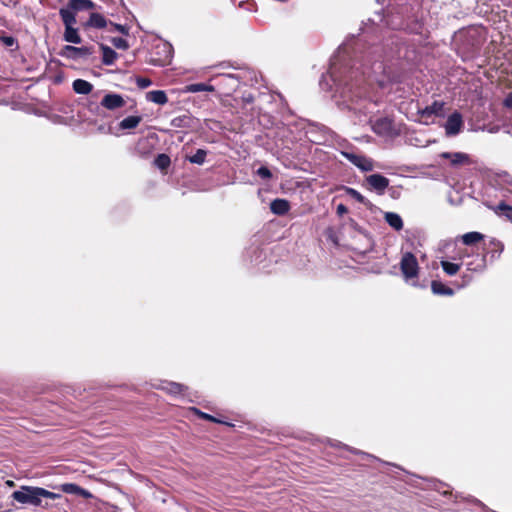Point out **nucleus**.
Listing matches in <instances>:
<instances>
[{"mask_svg":"<svg viewBox=\"0 0 512 512\" xmlns=\"http://www.w3.org/2000/svg\"><path fill=\"white\" fill-rule=\"evenodd\" d=\"M422 117L428 118L431 116L444 117V102L434 101L432 104L427 105L421 110Z\"/></svg>","mask_w":512,"mask_h":512,"instance_id":"9b49d317","label":"nucleus"},{"mask_svg":"<svg viewBox=\"0 0 512 512\" xmlns=\"http://www.w3.org/2000/svg\"><path fill=\"white\" fill-rule=\"evenodd\" d=\"M146 99L158 105H165L168 97L163 90H152L146 94Z\"/></svg>","mask_w":512,"mask_h":512,"instance_id":"a211bd4d","label":"nucleus"},{"mask_svg":"<svg viewBox=\"0 0 512 512\" xmlns=\"http://www.w3.org/2000/svg\"><path fill=\"white\" fill-rule=\"evenodd\" d=\"M366 182L379 195H382L389 186V179L381 174H371L367 176Z\"/></svg>","mask_w":512,"mask_h":512,"instance_id":"9d476101","label":"nucleus"},{"mask_svg":"<svg viewBox=\"0 0 512 512\" xmlns=\"http://www.w3.org/2000/svg\"><path fill=\"white\" fill-rule=\"evenodd\" d=\"M60 56L70 60L86 59L93 54V48L88 46L75 47L66 45L60 51Z\"/></svg>","mask_w":512,"mask_h":512,"instance_id":"423d86ee","label":"nucleus"},{"mask_svg":"<svg viewBox=\"0 0 512 512\" xmlns=\"http://www.w3.org/2000/svg\"><path fill=\"white\" fill-rule=\"evenodd\" d=\"M40 492H41V500L43 498L58 499V498L61 497V495L59 493L51 492V491L46 490V489L41 488V487H40Z\"/></svg>","mask_w":512,"mask_h":512,"instance_id":"a19ab883","label":"nucleus"},{"mask_svg":"<svg viewBox=\"0 0 512 512\" xmlns=\"http://www.w3.org/2000/svg\"><path fill=\"white\" fill-rule=\"evenodd\" d=\"M106 18L100 13H92L89 17L87 25L97 29H102L107 26Z\"/></svg>","mask_w":512,"mask_h":512,"instance_id":"5701e85b","label":"nucleus"},{"mask_svg":"<svg viewBox=\"0 0 512 512\" xmlns=\"http://www.w3.org/2000/svg\"><path fill=\"white\" fill-rule=\"evenodd\" d=\"M495 212L512 222V206L501 202L495 207Z\"/></svg>","mask_w":512,"mask_h":512,"instance_id":"c756f323","label":"nucleus"},{"mask_svg":"<svg viewBox=\"0 0 512 512\" xmlns=\"http://www.w3.org/2000/svg\"><path fill=\"white\" fill-rule=\"evenodd\" d=\"M400 269L406 280L416 278L418 276V262L415 255L411 252H406L403 254Z\"/></svg>","mask_w":512,"mask_h":512,"instance_id":"20e7f679","label":"nucleus"},{"mask_svg":"<svg viewBox=\"0 0 512 512\" xmlns=\"http://www.w3.org/2000/svg\"><path fill=\"white\" fill-rule=\"evenodd\" d=\"M215 87L206 83H192L185 87V92L198 93V92H213Z\"/></svg>","mask_w":512,"mask_h":512,"instance_id":"b1692460","label":"nucleus"},{"mask_svg":"<svg viewBox=\"0 0 512 512\" xmlns=\"http://www.w3.org/2000/svg\"><path fill=\"white\" fill-rule=\"evenodd\" d=\"M111 43L117 49L127 50L129 48L128 41L122 37H113Z\"/></svg>","mask_w":512,"mask_h":512,"instance_id":"e433bc0d","label":"nucleus"},{"mask_svg":"<svg viewBox=\"0 0 512 512\" xmlns=\"http://www.w3.org/2000/svg\"><path fill=\"white\" fill-rule=\"evenodd\" d=\"M161 388L174 395H182L187 390L186 386L176 382H164Z\"/></svg>","mask_w":512,"mask_h":512,"instance_id":"393cba45","label":"nucleus"},{"mask_svg":"<svg viewBox=\"0 0 512 512\" xmlns=\"http://www.w3.org/2000/svg\"><path fill=\"white\" fill-rule=\"evenodd\" d=\"M369 21H371L372 23H376V21L385 22V25H389L388 21L379 13L376 14V17L374 19H370Z\"/></svg>","mask_w":512,"mask_h":512,"instance_id":"49530a36","label":"nucleus"},{"mask_svg":"<svg viewBox=\"0 0 512 512\" xmlns=\"http://www.w3.org/2000/svg\"><path fill=\"white\" fill-rule=\"evenodd\" d=\"M109 31H111V32L117 31V32H120L121 34H124V35H128L129 34V28L127 26H124V25H121V24L112 23V22H110Z\"/></svg>","mask_w":512,"mask_h":512,"instance_id":"58836bf2","label":"nucleus"},{"mask_svg":"<svg viewBox=\"0 0 512 512\" xmlns=\"http://www.w3.org/2000/svg\"><path fill=\"white\" fill-rule=\"evenodd\" d=\"M7 484H8L9 486H13V485H14V482H13V481H7Z\"/></svg>","mask_w":512,"mask_h":512,"instance_id":"09e8293b","label":"nucleus"},{"mask_svg":"<svg viewBox=\"0 0 512 512\" xmlns=\"http://www.w3.org/2000/svg\"><path fill=\"white\" fill-rule=\"evenodd\" d=\"M59 14L65 25V28L73 27V25L76 23L75 12L71 10L69 6L67 8H61Z\"/></svg>","mask_w":512,"mask_h":512,"instance_id":"412c9836","label":"nucleus"},{"mask_svg":"<svg viewBox=\"0 0 512 512\" xmlns=\"http://www.w3.org/2000/svg\"><path fill=\"white\" fill-rule=\"evenodd\" d=\"M372 129L378 135H389L392 132V122L388 118L377 119L373 123Z\"/></svg>","mask_w":512,"mask_h":512,"instance_id":"f8f14e48","label":"nucleus"},{"mask_svg":"<svg viewBox=\"0 0 512 512\" xmlns=\"http://www.w3.org/2000/svg\"><path fill=\"white\" fill-rule=\"evenodd\" d=\"M432 292L436 295L443 296H452L454 294V290L440 281H432L431 283Z\"/></svg>","mask_w":512,"mask_h":512,"instance_id":"4be33fe9","label":"nucleus"},{"mask_svg":"<svg viewBox=\"0 0 512 512\" xmlns=\"http://www.w3.org/2000/svg\"><path fill=\"white\" fill-rule=\"evenodd\" d=\"M443 127L447 137L458 135L464 127L462 114L458 111H454L451 115L448 116Z\"/></svg>","mask_w":512,"mask_h":512,"instance_id":"0eeeda50","label":"nucleus"},{"mask_svg":"<svg viewBox=\"0 0 512 512\" xmlns=\"http://www.w3.org/2000/svg\"><path fill=\"white\" fill-rule=\"evenodd\" d=\"M504 250V245L496 239H492L487 248L486 255L482 256L477 260V263L466 262L467 269L470 271H483L486 267L487 257H489L490 262L495 261L500 257Z\"/></svg>","mask_w":512,"mask_h":512,"instance_id":"7ed1b4c3","label":"nucleus"},{"mask_svg":"<svg viewBox=\"0 0 512 512\" xmlns=\"http://www.w3.org/2000/svg\"><path fill=\"white\" fill-rule=\"evenodd\" d=\"M442 158L449 159L451 164L454 166L461 165L463 163H467L469 161V156L462 152H443L441 154Z\"/></svg>","mask_w":512,"mask_h":512,"instance_id":"2eb2a0df","label":"nucleus"},{"mask_svg":"<svg viewBox=\"0 0 512 512\" xmlns=\"http://www.w3.org/2000/svg\"><path fill=\"white\" fill-rule=\"evenodd\" d=\"M402 43L396 36L388 38L384 43L371 46L361 56L351 54L348 45L339 47L333 55L326 75L320 79V86L333 91L338 97L337 103L349 111H353L361 122L362 116L373 114L379 97L374 84L385 88L395 80L389 60L398 56Z\"/></svg>","mask_w":512,"mask_h":512,"instance_id":"f257e3e1","label":"nucleus"},{"mask_svg":"<svg viewBox=\"0 0 512 512\" xmlns=\"http://www.w3.org/2000/svg\"><path fill=\"white\" fill-rule=\"evenodd\" d=\"M11 498L22 505L42 506L40 487L22 485Z\"/></svg>","mask_w":512,"mask_h":512,"instance_id":"f03ea898","label":"nucleus"},{"mask_svg":"<svg viewBox=\"0 0 512 512\" xmlns=\"http://www.w3.org/2000/svg\"><path fill=\"white\" fill-rule=\"evenodd\" d=\"M72 88L76 94L87 95L92 92L93 85L86 80L76 79L72 83Z\"/></svg>","mask_w":512,"mask_h":512,"instance_id":"dca6fc26","label":"nucleus"},{"mask_svg":"<svg viewBox=\"0 0 512 512\" xmlns=\"http://www.w3.org/2000/svg\"><path fill=\"white\" fill-rule=\"evenodd\" d=\"M315 127H316V126L312 125V126L309 128V130H307V131H306V135L308 136V134H309L310 132H312V130H313Z\"/></svg>","mask_w":512,"mask_h":512,"instance_id":"de8ad7c7","label":"nucleus"},{"mask_svg":"<svg viewBox=\"0 0 512 512\" xmlns=\"http://www.w3.org/2000/svg\"><path fill=\"white\" fill-rule=\"evenodd\" d=\"M503 105L506 108L512 109V92H510L504 99Z\"/></svg>","mask_w":512,"mask_h":512,"instance_id":"c03bdc74","label":"nucleus"},{"mask_svg":"<svg viewBox=\"0 0 512 512\" xmlns=\"http://www.w3.org/2000/svg\"><path fill=\"white\" fill-rule=\"evenodd\" d=\"M68 6L75 12L91 10L95 4L91 0H69Z\"/></svg>","mask_w":512,"mask_h":512,"instance_id":"aec40b11","label":"nucleus"},{"mask_svg":"<svg viewBox=\"0 0 512 512\" xmlns=\"http://www.w3.org/2000/svg\"><path fill=\"white\" fill-rule=\"evenodd\" d=\"M384 219L388 225L396 231H400L403 228V220L401 216L395 212H386Z\"/></svg>","mask_w":512,"mask_h":512,"instance_id":"6ab92c4d","label":"nucleus"},{"mask_svg":"<svg viewBox=\"0 0 512 512\" xmlns=\"http://www.w3.org/2000/svg\"><path fill=\"white\" fill-rule=\"evenodd\" d=\"M207 151L204 149H198L195 154L189 156L187 159L192 164L202 165L205 162Z\"/></svg>","mask_w":512,"mask_h":512,"instance_id":"7c9ffc66","label":"nucleus"},{"mask_svg":"<svg viewBox=\"0 0 512 512\" xmlns=\"http://www.w3.org/2000/svg\"><path fill=\"white\" fill-rule=\"evenodd\" d=\"M64 40L73 44H80L82 41L80 35L78 34V30L74 27L65 28Z\"/></svg>","mask_w":512,"mask_h":512,"instance_id":"bb28decb","label":"nucleus"},{"mask_svg":"<svg viewBox=\"0 0 512 512\" xmlns=\"http://www.w3.org/2000/svg\"><path fill=\"white\" fill-rule=\"evenodd\" d=\"M141 116H128L119 123V128L122 130L134 129L141 122Z\"/></svg>","mask_w":512,"mask_h":512,"instance_id":"a878e982","label":"nucleus"},{"mask_svg":"<svg viewBox=\"0 0 512 512\" xmlns=\"http://www.w3.org/2000/svg\"><path fill=\"white\" fill-rule=\"evenodd\" d=\"M256 174L262 179H270L272 178L271 171L266 166H261L257 169Z\"/></svg>","mask_w":512,"mask_h":512,"instance_id":"ea45409f","label":"nucleus"},{"mask_svg":"<svg viewBox=\"0 0 512 512\" xmlns=\"http://www.w3.org/2000/svg\"><path fill=\"white\" fill-rule=\"evenodd\" d=\"M336 212L339 216H343L348 212V209L344 204H339L336 208Z\"/></svg>","mask_w":512,"mask_h":512,"instance_id":"a18cd8bd","label":"nucleus"},{"mask_svg":"<svg viewBox=\"0 0 512 512\" xmlns=\"http://www.w3.org/2000/svg\"><path fill=\"white\" fill-rule=\"evenodd\" d=\"M218 79L219 85L226 88V93L229 94L239 87L243 77L240 74H221L218 76Z\"/></svg>","mask_w":512,"mask_h":512,"instance_id":"1a4fd4ad","label":"nucleus"},{"mask_svg":"<svg viewBox=\"0 0 512 512\" xmlns=\"http://www.w3.org/2000/svg\"><path fill=\"white\" fill-rule=\"evenodd\" d=\"M154 164L158 169L165 170L170 166L171 160L167 154L162 153L155 158Z\"/></svg>","mask_w":512,"mask_h":512,"instance_id":"2f4dec72","label":"nucleus"},{"mask_svg":"<svg viewBox=\"0 0 512 512\" xmlns=\"http://www.w3.org/2000/svg\"><path fill=\"white\" fill-rule=\"evenodd\" d=\"M290 209V204L286 199L277 198L270 203V210L275 215H285Z\"/></svg>","mask_w":512,"mask_h":512,"instance_id":"ddd939ff","label":"nucleus"},{"mask_svg":"<svg viewBox=\"0 0 512 512\" xmlns=\"http://www.w3.org/2000/svg\"><path fill=\"white\" fill-rule=\"evenodd\" d=\"M60 490L67 494H74V495H80L85 498H88L91 496L90 492L87 490L81 488L80 486L74 484V483H64L60 485Z\"/></svg>","mask_w":512,"mask_h":512,"instance_id":"4468645a","label":"nucleus"},{"mask_svg":"<svg viewBox=\"0 0 512 512\" xmlns=\"http://www.w3.org/2000/svg\"><path fill=\"white\" fill-rule=\"evenodd\" d=\"M162 49H163L165 55L162 59H160V62L162 65H164V64L170 62V60L172 58V46L168 43H163Z\"/></svg>","mask_w":512,"mask_h":512,"instance_id":"c9c22d12","label":"nucleus"},{"mask_svg":"<svg viewBox=\"0 0 512 512\" xmlns=\"http://www.w3.org/2000/svg\"><path fill=\"white\" fill-rule=\"evenodd\" d=\"M192 410H193V412L195 414H197L202 419H205V420H208V421H212V422H216V423H223L221 420L215 418L214 416H212L210 414L204 413V412L200 411L197 408H193Z\"/></svg>","mask_w":512,"mask_h":512,"instance_id":"4c0bfd02","label":"nucleus"},{"mask_svg":"<svg viewBox=\"0 0 512 512\" xmlns=\"http://www.w3.org/2000/svg\"><path fill=\"white\" fill-rule=\"evenodd\" d=\"M483 237V234L480 232H468L462 236V242L467 246H471L481 241Z\"/></svg>","mask_w":512,"mask_h":512,"instance_id":"cd10ccee","label":"nucleus"},{"mask_svg":"<svg viewBox=\"0 0 512 512\" xmlns=\"http://www.w3.org/2000/svg\"><path fill=\"white\" fill-rule=\"evenodd\" d=\"M136 84L140 89H145L152 85V81L149 78L137 77Z\"/></svg>","mask_w":512,"mask_h":512,"instance_id":"79ce46f5","label":"nucleus"},{"mask_svg":"<svg viewBox=\"0 0 512 512\" xmlns=\"http://www.w3.org/2000/svg\"><path fill=\"white\" fill-rule=\"evenodd\" d=\"M342 155L363 172H370L375 168L374 161L364 155H358L352 152H342Z\"/></svg>","mask_w":512,"mask_h":512,"instance_id":"6e6552de","label":"nucleus"},{"mask_svg":"<svg viewBox=\"0 0 512 512\" xmlns=\"http://www.w3.org/2000/svg\"><path fill=\"white\" fill-rule=\"evenodd\" d=\"M441 267L444 270V272L449 276L457 274L458 271L460 270V264L452 263L449 261H441Z\"/></svg>","mask_w":512,"mask_h":512,"instance_id":"72a5a7b5","label":"nucleus"},{"mask_svg":"<svg viewBox=\"0 0 512 512\" xmlns=\"http://www.w3.org/2000/svg\"><path fill=\"white\" fill-rule=\"evenodd\" d=\"M0 41L2 44L11 50L18 49V42L15 37L7 35L5 32L0 33Z\"/></svg>","mask_w":512,"mask_h":512,"instance_id":"c85d7f7f","label":"nucleus"},{"mask_svg":"<svg viewBox=\"0 0 512 512\" xmlns=\"http://www.w3.org/2000/svg\"><path fill=\"white\" fill-rule=\"evenodd\" d=\"M241 99L244 105L254 102V96L251 93L244 94Z\"/></svg>","mask_w":512,"mask_h":512,"instance_id":"37998d69","label":"nucleus"},{"mask_svg":"<svg viewBox=\"0 0 512 512\" xmlns=\"http://www.w3.org/2000/svg\"><path fill=\"white\" fill-rule=\"evenodd\" d=\"M100 49L102 51V63L104 65H113L115 60L118 58V53L115 52L111 47L101 44Z\"/></svg>","mask_w":512,"mask_h":512,"instance_id":"f3484780","label":"nucleus"},{"mask_svg":"<svg viewBox=\"0 0 512 512\" xmlns=\"http://www.w3.org/2000/svg\"><path fill=\"white\" fill-rule=\"evenodd\" d=\"M344 190H345V193L349 197L353 198L354 200H356L357 202H359L361 204L368 205L369 201L356 189L350 188V187H345Z\"/></svg>","mask_w":512,"mask_h":512,"instance_id":"473e14b6","label":"nucleus"},{"mask_svg":"<svg viewBox=\"0 0 512 512\" xmlns=\"http://www.w3.org/2000/svg\"><path fill=\"white\" fill-rule=\"evenodd\" d=\"M190 117L187 115H181L171 120V125L174 128H186L189 127Z\"/></svg>","mask_w":512,"mask_h":512,"instance_id":"f704fd0d","label":"nucleus"},{"mask_svg":"<svg viewBox=\"0 0 512 512\" xmlns=\"http://www.w3.org/2000/svg\"><path fill=\"white\" fill-rule=\"evenodd\" d=\"M125 104H126V101L122 95L116 94V93H107L102 98V100L100 102V106L95 105V109H93L91 106L90 111L98 113V111L100 110V107H103L107 110L113 111V110L122 108Z\"/></svg>","mask_w":512,"mask_h":512,"instance_id":"39448f33","label":"nucleus"}]
</instances>
